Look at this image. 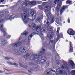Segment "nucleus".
<instances>
[{"label": "nucleus", "instance_id": "22", "mask_svg": "<svg viewBox=\"0 0 75 75\" xmlns=\"http://www.w3.org/2000/svg\"><path fill=\"white\" fill-rule=\"evenodd\" d=\"M30 54H27L25 55L24 56V57L25 59H28L29 58V57H30Z\"/></svg>", "mask_w": 75, "mask_h": 75}, {"label": "nucleus", "instance_id": "28", "mask_svg": "<svg viewBox=\"0 0 75 75\" xmlns=\"http://www.w3.org/2000/svg\"><path fill=\"white\" fill-rule=\"evenodd\" d=\"M39 35L40 36V37L42 39H43V38H44V36L42 32H41L40 34H39Z\"/></svg>", "mask_w": 75, "mask_h": 75}, {"label": "nucleus", "instance_id": "2", "mask_svg": "<svg viewBox=\"0 0 75 75\" xmlns=\"http://www.w3.org/2000/svg\"><path fill=\"white\" fill-rule=\"evenodd\" d=\"M27 11V10L25 9L23 12L21 13V17L25 24H27L29 21L28 17L30 15Z\"/></svg>", "mask_w": 75, "mask_h": 75}, {"label": "nucleus", "instance_id": "37", "mask_svg": "<svg viewBox=\"0 0 75 75\" xmlns=\"http://www.w3.org/2000/svg\"><path fill=\"white\" fill-rule=\"evenodd\" d=\"M68 23H70V20H69V18H68Z\"/></svg>", "mask_w": 75, "mask_h": 75}, {"label": "nucleus", "instance_id": "19", "mask_svg": "<svg viewBox=\"0 0 75 75\" xmlns=\"http://www.w3.org/2000/svg\"><path fill=\"white\" fill-rule=\"evenodd\" d=\"M14 15H13L10 17L9 16L6 17V20H12V17H13Z\"/></svg>", "mask_w": 75, "mask_h": 75}, {"label": "nucleus", "instance_id": "17", "mask_svg": "<svg viewBox=\"0 0 75 75\" xmlns=\"http://www.w3.org/2000/svg\"><path fill=\"white\" fill-rule=\"evenodd\" d=\"M61 7V5L60 4H57V7L56 8V10L57 11V14H58V11H59V8Z\"/></svg>", "mask_w": 75, "mask_h": 75}, {"label": "nucleus", "instance_id": "23", "mask_svg": "<svg viewBox=\"0 0 75 75\" xmlns=\"http://www.w3.org/2000/svg\"><path fill=\"white\" fill-rule=\"evenodd\" d=\"M72 43L71 42H70V49L69 52H73V47H72V46L71 45V44Z\"/></svg>", "mask_w": 75, "mask_h": 75}, {"label": "nucleus", "instance_id": "26", "mask_svg": "<svg viewBox=\"0 0 75 75\" xmlns=\"http://www.w3.org/2000/svg\"><path fill=\"white\" fill-rule=\"evenodd\" d=\"M31 5H35L36 4V1H32L30 2Z\"/></svg>", "mask_w": 75, "mask_h": 75}, {"label": "nucleus", "instance_id": "38", "mask_svg": "<svg viewBox=\"0 0 75 75\" xmlns=\"http://www.w3.org/2000/svg\"><path fill=\"white\" fill-rule=\"evenodd\" d=\"M3 72H4V71L0 70V73H2Z\"/></svg>", "mask_w": 75, "mask_h": 75}, {"label": "nucleus", "instance_id": "27", "mask_svg": "<svg viewBox=\"0 0 75 75\" xmlns=\"http://www.w3.org/2000/svg\"><path fill=\"white\" fill-rule=\"evenodd\" d=\"M66 4H72V2L71 1L67 0L66 2Z\"/></svg>", "mask_w": 75, "mask_h": 75}, {"label": "nucleus", "instance_id": "41", "mask_svg": "<svg viewBox=\"0 0 75 75\" xmlns=\"http://www.w3.org/2000/svg\"><path fill=\"white\" fill-rule=\"evenodd\" d=\"M3 1H4V0H1L0 1L1 3V2H3Z\"/></svg>", "mask_w": 75, "mask_h": 75}, {"label": "nucleus", "instance_id": "5", "mask_svg": "<svg viewBox=\"0 0 75 75\" xmlns=\"http://www.w3.org/2000/svg\"><path fill=\"white\" fill-rule=\"evenodd\" d=\"M45 9L47 18H50L51 17V15L50 14V12H49V13H47L46 12L50 11V10H51V6H45Z\"/></svg>", "mask_w": 75, "mask_h": 75}, {"label": "nucleus", "instance_id": "6", "mask_svg": "<svg viewBox=\"0 0 75 75\" xmlns=\"http://www.w3.org/2000/svg\"><path fill=\"white\" fill-rule=\"evenodd\" d=\"M32 28L33 30H35V29L37 31H40L41 30V26H38L35 28V24L34 23H33L32 25Z\"/></svg>", "mask_w": 75, "mask_h": 75}, {"label": "nucleus", "instance_id": "46", "mask_svg": "<svg viewBox=\"0 0 75 75\" xmlns=\"http://www.w3.org/2000/svg\"><path fill=\"white\" fill-rule=\"evenodd\" d=\"M5 70H6V71H9V70H8L5 69Z\"/></svg>", "mask_w": 75, "mask_h": 75}, {"label": "nucleus", "instance_id": "10", "mask_svg": "<svg viewBox=\"0 0 75 75\" xmlns=\"http://www.w3.org/2000/svg\"><path fill=\"white\" fill-rule=\"evenodd\" d=\"M35 10H32L30 11V14L32 15L33 20H34L35 18V17H36V13H35Z\"/></svg>", "mask_w": 75, "mask_h": 75}, {"label": "nucleus", "instance_id": "50", "mask_svg": "<svg viewBox=\"0 0 75 75\" xmlns=\"http://www.w3.org/2000/svg\"><path fill=\"white\" fill-rule=\"evenodd\" d=\"M5 74H8V73H6Z\"/></svg>", "mask_w": 75, "mask_h": 75}, {"label": "nucleus", "instance_id": "32", "mask_svg": "<svg viewBox=\"0 0 75 75\" xmlns=\"http://www.w3.org/2000/svg\"><path fill=\"white\" fill-rule=\"evenodd\" d=\"M5 59H7L8 60H9V59H10V58L9 57H6L5 58Z\"/></svg>", "mask_w": 75, "mask_h": 75}, {"label": "nucleus", "instance_id": "1", "mask_svg": "<svg viewBox=\"0 0 75 75\" xmlns=\"http://www.w3.org/2000/svg\"><path fill=\"white\" fill-rule=\"evenodd\" d=\"M47 30L48 32L47 36L46 39L47 40H50L49 44L50 45H54L55 42L52 40V37H54L53 31H52V27L51 26H48Z\"/></svg>", "mask_w": 75, "mask_h": 75}, {"label": "nucleus", "instance_id": "18", "mask_svg": "<svg viewBox=\"0 0 75 75\" xmlns=\"http://www.w3.org/2000/svg\"><path fill=\"white\" fill-rule=\"evenodd\" d=\"M6 42H7V40H4V39H2L1 40V43L2 45H4L6 44Z\"/></svg>", "mask_w": 75, "mask_h": 75}, {"label": "nucleus", "instance_id": "45", "mask_svg": "<svg viewBox=\"0 0 75 75\" xmlns=\"http://www.w3.org/2000/svg\"><path fill=\"white\" fill-rule=\"evenodd\" d=\"M2 7H4V5H1Z\"/></svg>", "mask_w": 75, "mask_h": 75}, {"label": "nucleus", "instance_id": "16", "mask_svg": "<svg viewBox=\"0 0 75 75\" xmlns=\"http://www.w3.org/2000/svg\"><path fill=\"white\" fill-rule=\"evenodd\" d=\"M19 51L22 53L26 52V50L23 47H21L19 48Z\"/></svg>", "mask_w": 75, "mask_h": 75}, {"label": "nucleus", "instance_id": "33", "mask_svg": "<svg viewBox=\"0 0 75 75\" xmlns=\"http://www.w3.org/2000/svg\"><path fill=\"white\" fill-rule=\"evenodd\" d=\"M37 3H38V4H41L42 3V1H38Z\"/></svg>", "mask_w": 75, "mask_h": 75}, {"label": "nucleus", "instance_id": "20", "mask_svg": "<svg viewBox=\"0 0 75 75\" xmlns=\"http://www.w3.org/2000/svg\"><path fill=\"white\" fill-rule=\"evenodd\" d=\"M13 54L14 55H20V54L18 52V51L16 50H15L13 52Z\"/></svg>", "mask_w": 75, "mask_h": 75}, {"label": "nucleus", "instance_id": "35", "mask_svg": "<svg viewBox=\"0 0 75 75\" xmlns=\"http://www.w3.org/2000/svg\"><path fill=\"white\" fill-rule=\"evenodd\" d=\"M59 35H58V36H57V38L56 39V40L57 41H58V40L59 39Z\"/></svg>", "mask_w": 75, "mask_h": 75}, {"label": "nucleus", "instance_id": "7", "mask_svg": "<svg viewBox=\"0 0 75 75\" xmlns=\"http://www.w3.org/2000/svg\"><path fill=\"white\" fill-rule=\"evenodd\" d=\"M0 17H1V16H0ZM3 21V20L0 21V23L1 21ZM0 29H1V31H2V32H3L4 35L6 36V35H7V33H6V32H5V30H3V25H1V24H0Z\"/></svg>", "mask_w": 75, "mask_h": 75}, {"label": "nucleus", "instance_id": "14", "mask_svg": "<svg viewBox=\"0 0 75 75\" xmlns=\"http://www.w3.org/2000/svg\"><path fill=\"white\" fill-rule=\"evenodd\" d=\"M21 42H19L18 43H16L13 44L12 45V46L13 47H19V46H20L21 45Z\"/></svg>", "mask_w": 75, "mask_h": 75}, {"label": "nucleus", "instance_id": "40", "mask_svg": "<svg viewBox=\"0 0 75 75\" xmlns=\"http://www.w3.org/2000/svg\"><path fill=\"white\" fill-rule=\"evenodd\" d=\"M19 65H20V66H21V67H22V64L20 63L19 64Z\"/></svg>", "mask_w": 75, "mask_h": 75}, {"label": "nucleus", "instance_id": "34", "mask_svg": "<svg viewBox=\"0 0 75 75\" xmlns=\"http://www.w3.org/2000/svg\"><path fill=\"white\" fill-rule=\"evenodd\" d=\"M21 1H22V0H19L18 1V2L17 3V4H19V3H20V2H21Z\"/></svg>", "mask_w": 75, "mask_h": 75}, {"label": "nucleus", "instance_id": "51", "mask_svg": "<svg viewBox=\"0 0 75 75\" xmlns=\"http://www.w3.org/2000/svg\"><path fill=\"white\" fill-rule=\"evenodd\" d=\"M8 37H11V36H10V35H9V36H8Z\"/></svg>", "mask_w": 75, "mask_h": 75}, {"label": "nucleus", "instance_id": "9", "mask_svg": "<svg viewBox=\"0 0 75 75\" xmlns=\"http://www.w3.org/2000/svg\"><path fill=\"white\" fill-rule=\"evenodd\" d=\"M69 65L72 69H74L75 68V64L72 60H69Z\"/></svg>", "mask_w": 75, "mask_h": 75}, {"label": "nucleus", "instance_id": "42", "mask_svg": "<svg viewBox=\"0 0 75 75\" xmlns=\"http://www.w3.org/2000/svg\"><path fill=\"white\" fill-rule=\"evenodd\" d=\"M45 3L46 4H48V2H45Z\"/></svg>", "mask_w": 75, "mask_h": 75}, {"label": "nucleus", "instance_id": "39", "mask_svg": "<svg viewBox=\"0 0 75 75\" xmlns=\"http://www.w3.org/2000/svg\"><path fill=\"white\" fill-rule=\"evenodd\" d=\"M59 30H60V28H57V31H59Z\"/></svg>", "mask_w": 75, "mask_h": 75}, {"label": "nucleus", "instance_id": "12", "mask_svg": "<svg viewBox=\"0 0 75 75\" xmlns=\"http://www.w3.org/2000/svg\"><path fill=\"white\" fill-rule=\"evenodd\" d=\"M27 34H28V33L27 31H25L23 33H22L21 35V36L19 38L20 40L22 39L23 38H24L27 35Z\"/></svg>", "mask_w": 75, "mask_h": 75}, {"label": "nucleus", "instance_id": "11", "mask_svg": "<svg viewBox=\"0 0 75 75\" xmlns=\"http://www.w3.org/2000/svg\"><path fill=\"white\" fill-rule=\"evenodd\" d=\"M54 20L55 19L54 18H51L50 20L48 19H47V20L46 24L48 25L49 24H51L52 23H54ZM49 21H50V22H49Z\"/></svg>", "mask_w": 75, "mask_h": 75}, {"label": "nucleus", "instance_id": "31", "mask_svg": "<svg viewBox=\"0 0 75 75\" xmlns=\"http://www.w3.org/2000/svg\"><path fill=\"white\" fill-rule=\"evenodd\" d=\"M59 19L58 18H56V21L57 23V24H58L59 23Z\"/></svg>", "mask_w": 75, "mask_h": 75}, {"label": "nucleus", "instance_id": "48", "mask_svg": "<svg viewBox=\"0 0 75 75\" xmlns=\"http://www.w3.org/2000/svg\"><path fill=\"white\" fill-rule=\"evenodd\" d=\"M46 0H42V1H46Z\"/></svg>", "mask_w": 75, "mask_h": 75}, {"label": "nucleus", "instance_id": "49", "mask_svg": "<svg viewBox=\"0 0 75 75\" xmlns=\"http://www.w3.org/2000/svg\"><path fill=\"white\" fill-rule=\"evenodd\" d=\"M38 62H38H37V63H38V64H39V62Z\"/></svg>", "mask_w": 75, "mask_h": 75}, {"label": "nucleus", "instance_id": "21", "mask_svg": "<svg viewBox=\"0 0 75 75\" xmlns=\"http://www.w3.org/2000/svg\"><path fill=\"white\" fill-rule=\"evenodd\" d=\"M35 34L34 33H33L31 34L28 37V40H30L32 38V37L33 36V35Z\"/></svg>", "mask_w": 75, "mask_h": 75}, {"label": "nucleus", "instance_id": "36", "mask_svg": "<svg viewBox=\"0 0 75 75\" xmlns=\"http://www.w3.org/2000/svg\"><path fill=\"white\" fill-rule=\"evenodd\" d=\"M14 18H17V16H16L14 17H13V18H12V20H13V19H14Z\"/></svg>", "mask_w": 75, "mask_h": 75}, {"label": "nucleus", "instance_id": "15", "mask_svg": "<svg viewBox=\"0 0 75 75\" xmlns=\"http://www.w3.org/2000/svg\"><path fill=\"white\" fill-rule=\"evenodd\" d=\"M67 6H64L62 7L61 8L60 10V15H62V13L64 11V10H65V9H67Z\"/></svg>", "mask_w": 75, "mask_h": 75}, {"label": "nucleus", "instance_id": "25", "mask_svg": "<svg viewBox=\"0 0 75 75\" xmlns=\"http://www.w3.org/2000/svg\"><path fill=\"white\" fill-rule=\"evenodd\" d=\"M9 65H15L16 67H17L18 66V64H16V63H13V64L12 63H11L10 62H8Z\"/></svg>", "mask_w": 75, "mask_h": 75}, {"label": "nucleus", "instance_id": "30", "mask_svg": "<svg viewBox=\"0 0 75 75\" xmlns=\"http://www.w3.org/2000/svg\"><path fill=\"white\" fill-rule=\"evenodd\" d=\"M59 2V0H55L54 2V4H57Z\"/></svg>", "mask_w": 75, "mask_h": 75}, {"label": "nucleus", "instance_id": "8", "mask_svg": "<svg viewBox=\"0 0 75 75\" xmlns=\"http://www.w3.org/2000/svg\"><path fill=\"white\" fill-rule=\"evenodd\" d=\"M68 34L69 35H75V32L72 29H69L67 31Z\"/></svg>", "mask_w": 75, "mask_h": 75}, {"label": "nucleus", "instance_id": "13", "mask_svg": "<svg viewBox=\"0 0 75 75\" xmlns=\"http://www.w3.org/2000/svg\"><path fill=\"white\" fill-rule=\"evenodd\" d=\"M38 15L39 17L37 18V21H38L39 22H40V21H41V19L43 18V16H42V15L40 14V13L39 12L38 13Z\"/></svg>", "mask_w": 75, "mask_h": 75}, {"label": "nucleus", "instance_id": "53", "mask_svg": "<svg viewBox=\"0 0 75 75\" xmlns=\"http://www.w3.org/2000/svg\"><path fill=\"white\" fill-rule=\"evenodd\" d=\"M30 65H32V64H30Z\"/></svg>", "mask_w": 75, "mask_h": 75}, {"label": "nucleus", "instance_id": "29", "mask_svg": "<svg viewBox=\"0 0 75 75\" xmlns=\"http://www.w3.org/2000/svg\"><path fill=\"white\" fill-rule=\"evenodd\" d=\"M71 74L72 75H75V70H72L71 71Z\"/></svg>", "mask_w": 75, "mask_h": 75}, {"label": "nucleus", "instance_id": "4", "mask_svg": "<svg viewBox=\"0 0 75 75\" xmlns=\"http://www.w3.org/2000/svg\"><path fill=\"white\" fill-rule=\"evenodd\" d=\"M64 68V66H62L61 68H59L57 69L56 70V75H58L60 74L61 75H67V73L66 72L65 70H64L63 71H62V70Z\"/></svg>", "mask_w": 75, "mask_h": 75}, {"label": "nucleus", "instance_id": "43", "mask_svg": "<svg viewBox=\"0 0 75 75\" xmlns=\"http://www.w3.org/2000/svg\"><path fill=\"white\" fill-rule=\"evenodd\" d=\"M59 33V31L57 30V34H58Z\"/></svg>", "mask_w": 75, "mask_h": 75}, {"label": "nucleus", "instance_id": "3", "mask_svg": "<svg viewBox=\"0 0 75 75\" xmlns=\"http://www.w3.org/2000/svg\"><path fill=\"white\" fill-rule=\"evenodd\" d=\"M44 48H45L44 47V46H43V47L41 49L42 51L39 53V54H34V55H32L30 58L31 60H34V59H36V58H39V57H40V55H42V54H43V53L45 52V49H44Z\"/></svg>", "mask_w": 75, "mask_h": 75}, {"label": "nucleus", "instance_id": "47", "mask_svg": "<svg viewBox=\"0 0 75 75\" xmlns=\"http://www.w3.org/2000/svg\"><path fill=\"white\" fill-rule=\"evenodd\" d=\"M39 7H41L42 6L41 5H40L39 6Z\"/></svg>", "mask_w": 75, "mask_h": 75}, {"label": "nucleus", "instance_id": "24", "mask_svg": "<svg viewBox=\"0 0 75 75\" xmlns=\"http://www.w3.org/2000/svg\"><path fill=\"white\" fill-rule=\"evenodd\" d=\"M41 59L42 61L43 60L44 61L43 62H42L43 63V62H45V61H46V60H47V57H43L41 58Z\"/></svg>", "mask_w": 75, "mask_h": 75}, {"label": "nucleus", "instance_id": "52", "mask_svg": "<svg viewBox=\"0 0 75 75\" xmlns=\"http://www.w3.org/2000/svg\"><path fill=\"white\" fill-rule=\"evenodd\" d=\"M64 23H65V22H64Z\"/></svg>", "mask_w": 75, "mask_h": 75}, {"label": "nucleus", "instance_id": "44", "mask_svg": "<svg viewBox=\"0 0 75 75\" xmlns=\"http://www.w3.org/2000/svg\"><path fill=\"white\" fill-rule=\"evenodd\" d=\"M42 30H43V31H45V30L43 29H42Z\"/></svg>", "mask_w": 75, "mask_h": 75}]
</instances>
